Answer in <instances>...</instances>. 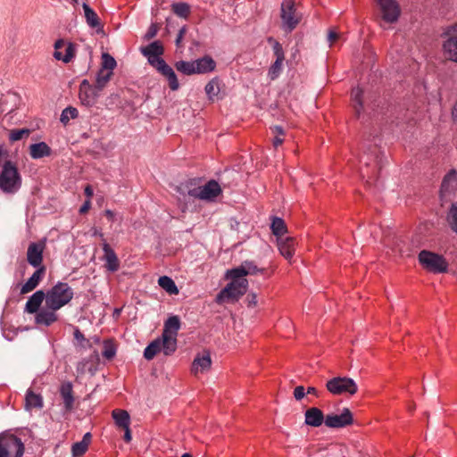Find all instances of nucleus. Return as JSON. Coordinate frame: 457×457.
<instances>
[{
    "label": "nucleus",
    "mask_w": 457,
    "mask_h": 457,
    "mask_svg": "<svg viewBox=\"0 0 457 457\" xmlns=\"http://www.w3.org/2000/svg\"><path fill=\"white\" fill-rule=\"evenodd\" d=\"M143 55L147 57L151 65L156 62V60H161L160 57L163 54V46L159 41H154L145 47L141 48Z\"/></svg>",
    "instance_id": "5701e85b"
},
{
    "label": "nucleus",
    "mask_w": 457,
    "mask_h": 457,
    "mask_svg": "<svg viewBox=\"0 0 457 457\" xmlns=\"http://www.w3.org/2000/svg\"><path fill=\"white\" fill-rule=\"evenodd\" d=\"M323 411L317 407H310L304 412V423L307 426L318 428L325 423Z\"/></svg>",
    "instance_id": "412c9836"
},
{
    "label": "nucleus",
    "mask_w": 457,
    "mask_h": 457,
    "mask_svg": "<svg viewBox=\"0 0 457 457\" xmlns=\"http://www.w3.org/2000/svg\"><path fill=\"white\" fill-rule=\"evenodd\" d=\"M83 10L87 25L93 29H101L102 24L97 13L86 3L83 4Z\"/></svg>",
    "instance_id": "f704fd0d"
},
{
    "label": "nucleus",
    "mask_w": 457,
    "mask_h": 457,
    "mask_svg": "<svg viewBox=\"0 0 457 457\" xmlns=\"http://www.w3.org/2000/svg\"><path fill=\"white\" fill-rule=\"evenodd\" d=\"M102 248L104 251L103 260L105 262L104 267L111 272L117 271L120 268L117 254L106 241L103 242Z\"/></svg>",
    "instance_id": "f3484780"
},
{
    "label": "nucleus",
    "mask_w": 457,
    "mask_h": 457,
    "mask_svg": "<svg viewBox=\"0 0 457 457\" xmlns=\"http://www.w3.org/2000/svg\"><path fill=\"white\" fill-rule=\"evenodd\" d=\"M79 116V111L77 108L72 106H68L62 110L60 117V121L67 126L71 120H74Z\"/></svg>",
    "instance_id": "ea45409f"
},
{
    "label": "nucleus",
    "mask_w": 457,
    "mask_h": 457,
    "mask_svg": "<svg viewBox=\"0 0 457 457\" xmlns=\"http://www.w3.org/2000/svg\"><path fill=\"white\" fill-rule=\"evenodd\" d=\"M269 43L272 46L274 54L276 55V61L270 68V71L268 73L269 78L271 80H273V79H277L282 71V64H283V61H284V52H283L281 45L278 42H277L276 40H274L273 38L270 37Z\"/></svg>",
    "instance_id": "ddd939ff"
},
{
    "label": "nucleus",
    "mask_w": 457,
    "mask_h": 457,
    "mask_svg": "<svg viewBox=\"0 0 457 457\" xmlns=\"http://www.w3.org/2000/svg\"><path fill=\"white\" fill-rule=\"evenodd\" d=\"M303 7L300 3L287 0V31L295 29L303 20Z\"/></svg>",
    "instance_id": "9b49d317"
},
{
    "label": "nucleus",
    "mask_w": 457,
    "mask_h": 457,
    "mask_svg": "<svg viewBox=\"0 0 457 457\" xmlns=\"http://www.w3.org/2000/svg\"><path fill=\"white\" fill-rule=\"evenodd\" d=\"M84 193L87 196V198L90 200V198L93 196V194H94L92 187L87 185L84 189Z\"/></svg>",
    "instance_id": "69168bd1"
},
{
    "label": "nucleus",
    "mask_w": 457,
    "mask_h": 457,
    "mask_svg": "<svg viewBox=\"0 0 457 457\" xmlns=\"http://www.w3.org/2000/svg\"><path fill=\"white\" fill-rule=\"evenodd\" d=\"M294 397L296 401H301L306 395L305 387L303 386H297L294 389Z\"/></svg>",
    "instance_id": "3c124183"
},
{
    "label": "nucleus",
    "mask_w": 457,
    "mask_h": 457,
    "mask_svg": "<svg viewBox=\"0 0 457 457\" xmlns=\"http://www.w3.org/2000/svg\"><path fill=\"white\" fill-rule=\"evenodd\" d=\"M445 59L457 63V36L451 35L442 45Z\"/></svg>",
    "instance_id": "a878e982"
},
{
    "label": "nucleus",
    "mask_w": 457,
    "mask_h": 457,
    "mask_svg": "<svg viewBox=\"0 0 457 457\" xmlns=\"http://www.w3.org/2000/svg\"><path fill=\"white\" fill-rule=\"evenodd\" d=\"M162 75H163L168 82L171 90H177L179 87L177 76L170 66H169L163 59L156 60V62L152 65Z\"/></svg>",
    "instance_id": "4468645a"
},
{
    "label": "nucleus",
    "mask_w": 457,
    "mask_h": 457,
    "mask_svg": "<svg viewBox=\"0 0 457 457\" xmlns=\"http://www.w3.org/2000/svg\"><path fill=\"white\" fill-rule=\"evenodd\" d=\"M171 7L173 12L181 18H187L190 12L189 5L186 3H176Z\"/></svg>",
    "instance_id": "a18cd8bd"
},
{
    "label": "nucleus",
    "mask_w": 457,
    "mask_h": 457,
    "mask_svg": "<svg viewBox=\"0 0 457 457\" xmlns=\"http://www.w3.org/2000/svg\"><path fill=\"white\" fill-rule=\"evenodd\" d=\"M46 295V305L60 310L68 304L73 298L72 288L64 282H58Z\"/></svg>",
    "instance_id": "f257e3e1"
},
{
    "label": "nucleus",
    "mask_w": 457,
    "mask_h": 457,
    "mask_svg": "<svg viewBox=\"0 0 457 457\" xmlns=\"http://www.w3.org/2000/svg\"><path fill=\"white\" fill-rule=\"evenodd\" d=\"M103 356L108 360L112 359L116 354V346L112 341H104Z\"/></svg>",
    "instance_id": "8fccbe9b"
},
{
    "label": "nucleus",
    "mask_w": 457,
    "mask_h": 457,
    "mask_svg": "<svg viewBox=\"0 0 457 457\" xmlns=\"http://www.w3.org/2000/svg\"><path fill=\"white\" fill-rule=\"evenodd\" d=\"M91 442V434L86 433L81 441L73 444L71 452L73 457L82 456L87 450L88 445Z\"/></svg>",
    "instance_id": "c9c22d12"
},
{
    "label": "nucleus",
    "mask_w": 457,
    "mask_h": 457,
    "mask_svg": "<svg viewBox=\"0 0 457 457\" xmlns=\"http://www.w3.org/2000/svg\"><path fill=\"white\" fill-rule=\"evenodd\" d=\"M227 278L231 281L216 296V303L220 304L228 300H238L246 293L248 288V280L245 278Z\"/></svg>",
    "instance_id": "7ed1b4c3"
},
{
    "label": "nucleus",
    "mask_w": 457,
    "mask_h": 457,
    "mask_svg": "<svg viewBox=\"0 0 457 457\" xmlns=\"http://www.w3.org/2000/svg\"><path fill=\"white\" fill-rule=\"evenodd\" d=\"M212 365V359L209 353H204L202 355H197L192 363L191 372L197 376L210 370Z\"/></svg>",
    "instance_id": "4be33fe9"
},
{
    "label": "nucleus",
    "mask_w": 457,
    "mask_h": 457,
    "mask_svg": "<svg viewBox=\"0 0 457 457\" xmlns=\"http://www.w3.org/2000/svg\"><path fill=\"white\" fill-rule=\"evenodd\" d=\"M185 33H186V28H185V27H183V28H181V29H179V34H178V36H177V38H176V45H177L178 46H179L180 42H181V40H182V38H183V37H184Z\"/></svg>",
    "instance_id": "bf43d9fd"
},
{
    "label": "nucleus",
    "mask_w": 457,
    "mask_h": 457,
    "mask_svg": "<svg viewBox=\"0 0 457 457\" xmlns=\"http://www.w3.org/2000/svg\"><path fill=\"white\" fill-rule=\"evenodd\" d=\"M116 64L115 59L109 54L104 53L102 54V70L112 71Z\"/></svg>",
    "instance_id": "49530a36"
},
{
    "label": "nucleus",
    "mask_w": 457,
    "mask_h": 457,
    "mask_svg": "<svg viewBox=\"0 0 457 457\" xmlns=\"http://www.w3.org/2000/svg\"><path fill=\"white\" fill-rule=\"evenodd\" d=\"M58 309H53L47 307L40 309V311L35 316V322L37 325L49 327L53 323L58 320V315L56 312Z\"/></svg>",
    "instance_id": "6ab92c4d"
},
{
    "label": "nucleus",
    "mask_w": 457,
    "mask_h": 457,
    "mask_svg": "<svg viewBox=\"0 0 457 457\" xmlns=\"http://www.w3.org/2000/svg\"><path fill=\"white\" fill-rule=\"evenodd\" d=\"M306 395H312L315 396H319V392L316 387L309 386L307 389H305Z\"/></svg>",
    "instance_id": "0e129e2a"
},
{
    "label": "nucleus",
    "mask_w": 457,
    "mask_h": 457,
    "mask_svg": "<svg viewBox=\"0 0 457 457\" xmlns=\"http://www.w3.org/2000/svg\"><path fill=\"white\" fill-rule=\"evenodd\" d=\"M159 286L170 295H178L179 289L175 282L168 276H162L158 279Z\"/></svg>",
    "instance_id": "4c0bfd02"
},
{
    "label": "nucleus",
    "mask_w": 457,
    "mask_h": 457,
    "mask_svg": "<svg viewBox=\"0 0 457 457\" xmlns=\"http://www.w3.org/2000/svg\"><path fill=\"white\" fill-rule=\"evenodd\" d=\"M195 74H204L212 71L215 69V62L209 56L194 61Z\"/></svg>",
    "instance_id": "7c9ffc66"
},
{
    "label": "nucleus",
    "mask_w": 457,
    "mask_h": 457,
    "mask_svg": "<svg viewBox=\"0 0 457 457\" xmlns=\"http://www.w3.org/2000/svg\"><path fill=\"white\" fill-rule=\"evenodd\" d=\"M162 352L165 355H171L173 353H168V350L166 349V344L165 340L162 337H158L152 341L145 349L144 351V357L150 361L154 358V356Z\"/></svg>",
    "instance_id": "aec40b11"
},
{
    "label": "nucleus",
    "mask_w": 457,
    "mask_h": 457,
    "mask_svg": "<svg viewBox=\"0 0 457 457\" xmlns=\"http://www.w3.org/2000/svg\"><path fill=\"white\" fill-rule=\"evenodd\" d=\"M76 45L71 42H65L63 39H58L54 43V57L57 61L69 63L75 56Z\"/></svg>",
    "instance_id": "6e6552de"
},
{
    "label": "nucleus",
    "mask_w": 457,
    "mask_h": 457,
    "mask_svg": "<svg viewBox=\"0 0 457 457\" xmlns=\"http://www.w3.org/2000/svg\"><path fill=\"white\" fill-rule=\"evenodd\" d=\"M327 390L335 395L349 394L353 395L358 391V386L354 380L348 377H336L327 381Z\"/></svg>",
    "instance_id": "423d86ee"
},
{
    "label": "nucleus",
    "mask_w": 457,
    "mask_h": 457,
    "mask_svg": "<svg viewBox=\"0 0 457 457\" xmlns=\"http://www.w3.org/2000/svg\"><path fill=\"white\" fill-rule=\"evenodd\" d=\"M295 239L293 237H287V261L291 258V256L294 254V250L292 249V246L294 245Z\"/></svg>",
    "instance_id": "603ef678"
},
{
    "label": "nucleus",
    "mask_w": 457,
    "mask_h": 457,
    "mask_svg": "<svg viewBox=\"0 0 457 457\" xmlns=\"http://www.w3.org/2000/svg\"><path fill=\"white\" fill-rule=\"evenodd\" d=\"M421 267L434 274L445 273L448 270V262L445 258L431 251L422 250L418 255Z\"/></svg>",
    "instance_id": "20e7f679"
},
{
    "label": "nucleus",
    "mask_w": 457,
    "mask_h": 457,
    "mask_svg": "<svg viewBox=\"0 0 457 457\" xmlns=\"http://www.w3.org/2000/svg\"><path fill=\"white\" fill-rule=\"evenodd\" d=\"M20 96L13 92H8L5 96L1 98L0 109L2 112H13L20 103Z\"/></svg>",
    "instance_id": "cd10ccee"
},
{
    "label": "nucleus",
    "mask_w": 457,
    "mask_h": 457,
    "mask_svg": "<svg viewBox=\"0 0 457 457\" xmlns=\"http://www.w3.org/2000/svg\"><path fill=\"white\" fill-rule=\"evenodd\" d=\"M178 191L183 196L188 195L201 200V188L199 187H189L187 185H181Z\"/></svg>",
    "instance_id": "a19ab883"
},
{
    "label": "nucleus",
    "mask_w": 457,
    "mask_h": 457,
    "mask_svg": "<svg viewBox=\"0 0 457 457\" xmlns=\"http://www.w3.org/2000/svg\"><path fill=\"white\" fill-rule=\"evenodd\" d=\"M270 130L274 136L272 145L273 147L277 149L278 146L282 145L284 142V138L282 137L284 136V129L281 126H273L270 127Z\"/></svg>",
    "instance_id": "79ce46f5"
},
{
    "label": "nucleus",
    "mask_w": 457,
    "mask_h": 457,
    "mask_svg": "<svg viewBox=\"0 0 457 457\" xmlns=\"http://www.w3.org/2000/svg\"><path fill=\"white\" fill-rule=\"evenodd\" d=\"M270 228L280 253L283 256L286 255V242L282 239V236L286 233L284 220L280 218H274Z\"/></svg>",
    "instance_id": "dca6fc26"
},
{
    "label": "nucleus",
    "mask_w": 457,
    "mask_h": 457,
    "mask_svg": "<svg viewBox=\"0 0 457 457\" xmlns=\"http://www.w3.org/2000/svg\"><path fill=\"white\" fill-rule=\"evenodd\" d=\"M260 271L261 270L253 262L245 261L238 267L228 270L225 278H245L247 275H254Z\"/></svg>",
    "instance_id": "2eb2a0df"
},
{
    "label": "nucleus",
    "mask_w": 457,
    "mask_h": 457,
    "mask_svg": "<svg viewBox=\"0 0 457 457\" xmlns=\"http://www.w3.org/2000/svg\"><path fill=\"white\" fill-rule=\"evenodd\" d=\"M247 300H248L249 306H255L257 303V296L254 294L248 295Z\"/></svg>",
    "instance_id": "680f3d73"
},
{
    "label": "nucleus",
    "mask_w": 457,
    "mask_h": 457,
    "mask_svg": "<svg viewBox=\"0 0 457 457\" xmlns=\"http://www.w3.org/2000/svg\"><path fill=\"white\" fill-rule=\"evenodd\" d=\"M24 445L21 438L9 433L0 435V457H22Z\"/></svg>",
    "instance_id": "39448f33"
},
{
    "label": "nucleus",
    "mask_w": 457,
    "mask_h": 457,
    "mask_svg": "<svg viewBox=\"0 0 457 457\" xmlns=\"http://www.w3.org/2000/svg\"><path fill=\"white\" fill-rule=\"evenodd\" d=\"M45 247V240L29 244L27 251V261L34 268L44 267L42 262Z\"/></svg>",
    "instance_id": "f8f14e48"
},
{
    "label": "nucleus",
    "mask_w": 457,
    "mask_h": 457,
    "mask_svg": "<svg viewBox=\"0 0 457 457\" xmlns=\"http://www.w3.org/2000/svg\"><path fill=\"white\" fill-rule=\"evenodd\" d=\"M338 38V34L336 31L330 30L328 33V41L330 44L336 42Z\"/></svg>",
    "instance_id": "e2e57ef3"
},
{
    "label": "nucleus",
    "mask_w": 457,
    "mask_h": 457,
    "mask_svg": "<svg viewBox=\"0 0 457 457\" xmlns=\"http://www.w3.org/2000/svg\"><path fill=\"white\" fill-rule=\"evenodd\" d=\"M46 273V267H40L35 270L31 277L22 285L21 294L25 295L33 291L43 279Z\"/></svg>",
    "instance_id": "b1692460"
},
{
    "label": "nucleus",
    "mask_w": 457,
    "mask_h": 457,
    "mask_svg": "<svg viewBox=\"0 0 457 457\" xmlns=\"http://www.w3.org/2000/svg\"><path fill=\"white\" fill-rule=\"evenodd\" d=\"M453 32H457V23L453 26L448 27L445 34L451 35Z\"/></svg>",
    "instance_id": "774afa93"
},
{
    "label": "nucleus",
    "mask_w": 457,
    "mask_h": 457,
    "mask_svg": "<svg viewBox=\"0 0 457 457\" xmlns=\"http://www.w3.org/2000/svg\"><path fill=\"white\" fill-rule=\"evenodd\" d=\"M456 181L457 171L455 170H451L443 179L440 190L441 194L444 195L449 192L453 188V184H455Z\"/></svg>",
    "instance_id": "e433bc0d"
},
{
    "label": "nucleus",
    "mask_w": 457,
    "mask_h": 457,
    "mask_svg": "<svg viewBox=\"0 0 457 457\" xmlns=\"http://www.w3.org/2000/svg\"><path fill=\"white\" fill-rule=\"evenodd\" d=\"M52 150L45 142L32 144L29 146V154L32 159H40L51 155Z\"/></svg>",
    "instance_id": "72a5a7b5"
},
{
    "label": "nucleus",
    "mask_w": 457,
    "mask_h": 457,
    "mask_svg": "<svg viewBox=\"0 0 457 457\" xmlns=\"http://www.w3.org/2000/svg\"><path fill=\"white\" fill-rule=\"evenodd\" d=\"M382 20L386 23L395 22L400 16V7L395 0H377Z\"/></svg>",
    "instance_id": "1a4fd4ad"
},
{
    "label": "nucleus",
    "mask_w": 457,
    "mask_h": 457,
    "mask_svg": "<svg viewBox=\"0 0 457 457\" xmlns=\"http://www.w3.org/2000/svg\"><path fill=\"white\" fill-rule=\"evenodd\" d=\"M351 103L354 110L355 116L360 118L363 112V90L360 87L352 89Z\"/></svg>",
    "instance_id": "c756f323"
},
{
    "label": "nucleus",
    "mask_w": 457,
    "mask_h": 457,
    "mask_svg": "<svg viewBox=\"0 0 457 457\" xmlns=\"http://www.w3.org/2000/svg\"><path fill=\"white\" fill-rule=\"evenodd\" d=\"M180 328V320L178 316L170 317L164 323L162 338L165 340L168 353H174L177 349V336Z\"/></svg>",
    "instance_id": "0eeeda50"
},
{
    "label": "nucleus",
    "mask_w": 457,
    "mask_h": 457,
    "mask_svg": "<svg viewBox=\"0 0 457 457\" xmlns=\"http://www.w3.org/2000/svg\"><path fill=\"white\" fill-rule=\"evenodd\" d=\"M90 206H91V201H90L89 199H87V201L82 204V206L80 207V209H79V212H80V213H85V212H87L89 210Z\"/></svg>",
    "instance_id": "052dcab7"
},
{
    "label": "nucleus",
    "mask_w": 457,
    "mask_h": 457,
    "mask_svg": "<svg viewBox=\"0 0 457 457\" xmlns=\"http://www.w3.org/2000/svg\"><path fill=\"white\" fill-rule=\"evenodd\" d=\"M112 417L119 429L127 428V427L130 426V416L125 410L114 409L112 411Z\"/></svg>",
    "instance_id": "2f4dec72"
},
{
    "label": "nucleus",
    "mask_w": 457,
    "mask_h": 457,
    "mask_svg": "<svg viewBox=\"0 0 457 457\" xmlns=\"http://www.w3.org/2000/svg\"><path fill=\"white\" fill-rule=\"evenodd\" d=\"M104 214L108 218L109 220L113 221V220H114V212L112 211L105 210Z\"/></svg>",
    "instance_id": "338daca9"
},
{
    "label": "nucleus",
    "mask_w": 457,
    "mask_h": 457,
    "mask_svg": "<svg viewBox=\"0 0 457 457\" xmlns=\"http://www.w3.org/2000/svg\"><path fill=\"white\" fill-rule=\"evenodd\" d=\"M44 299H46V295L44 291L38 290L35 292L27 301L24 311L30 314H37L40 311L39 308Z\"/></svg>",
    "instance_id": "bb28decb"
},
{
    "label": "nucleus",
    "mask_w": 457,
    "mask_h": 457,
    "mask_svg": "<svg viewBox=\"0 0 457 457\" xmlns=\"http://www.w3.org/2000/svg\"><path fill=\"white\" fill-rule=\"evenodd\" d=\"M176 69L186 74V75H192L195 74V63L193 62H186V61H179L176 62Z\"/></svg>",
    "instance_id": "c03bdc74"
},
{
    "label": "nucleus",
    "mask_w": 457,
    "mask_h": 457,
    "mask_svg": "<svg viewBox=\"0 0 457 457\" xmlns=\"http://www.w3.org/2000/svg\"><path fill=\"white\" fill-rule=\"evenodd\" d=\"M121 430H124L123 440L126 443H129L132 439L130 428L127 427V428H121Z\"/></svg>",
    "instance_id": "5fc2aeb1"
},
{
    "label": "nucleus",
    "mask_w": 457,
    "mask_h": 457,
    "mask_svg": "<svg viewBox=\"0 0 457 457\" xmlns=\"http://www.w3.org/2000/svg\"><path fill=\"white\" fill-rule=\"evenodd\" d=\"M21 186V177L17 167L11 161H6L0 173V189L7 194H14Z\"/></svg>",
    "instance_id": "f03ea898"
},
{
    "label": "nucleus",
    "mask_w": 457,
    "mask_h": 457,
    "mask_svg": "<svg viewBox=\"0 0 457 457\" xmlns=\"http://www.w3.org/2000/svg\"><path fill=\"white\" fill-rule=\"evenodd\" d=\"M156 33H157V29H156V27H155L154 25H152V26L149 28V29H148V31H147V33H146V35H145V37H146L147 39H150V38L154 37L156 35Z\"/></svg>",
    "instance_id": "6e6d98bb"
},
{
    "label": "nucleus",
    "mask_w": 457,
    "mask_h": 457,
    "mask_svg": "<svg viewBox=\"0 0 457 457\" xmlns=\"http://www.w3.org/2000/svg\"><path fill=\"white\" fill-rule=\"evenodd\" d=\"M204 89L209 99H212L214 96H218L220 91L219 80L217 79H212L206 84Z\"/></svg>",
    "instance_id": "37998d69"
},
{
    "label": "nucleus",
    "mask_w": 457,
    "mask_h": 457,
    "mask_svg": "<svg viewBox=\"0 0 457 457\" xmlns=\"http://www.w3.org/2000/svg\"><path fill=\"white\" fill-rule=\"evenodd\" d=\"M95 87V86L90 85L87 79H84L81 81L79 85V92H82V90L89 89Z\"/></svg>",
    "instance_id": "4d7b16f0"
},
{
    "label": "nucleus",
    "mask_w": 457,
    "mask_h": 457,
    "mask_svg": "<svg viewBox=\"0 0 457 457\" xmlns=\"http://www.w3.org/2000/svg\"><path fill=\"white\" fill-rule=\"evenodd\" d=\"M43 407V397L39 394L34 393L29 389L25 395V409L31 411L33 409L40 410Z\"/></svg>",
    "instance_id": "473e14b6"
},
{
    "label": "nucleus",
    "mask_w": 457,
    "mask_h": 457,
    "mask_svg": "<svg viewBox=\"0 0 457 457\" xmlns=\"http://www.w3.org/2000/svg\"><path fill=\"white\" fill-rule=\"evenodd\" d=\"M447 221L450 228L457 233V204H452L447 216Z\"/></svg>",
    "instance_id": "09e8293b"
},
{
    "label": "nucleus",
    "mask_w": 457,
    "mask_h": 457,
    "mask_svg": "<svg viewBox=\"0 0 457 457\" xmlns=\"http://www.w3.org/2000/svg\"><path fill=\"white\" fill-rule=\"evenodd\" d=\"M74 338L78 341V342H86L87 339L86 337H84L83 333L79 329V328H76L74 330Z\"/></svg>",
    "instance_id": "864d4df0"
},
{
    "label": "nucleus",
    "mask_w": 457,
    "mask_h": 457,
    "mask_svg": "<svg viewBox=\"0 0 457 457\" xmlns=\"http://www.w3.org/2000/svg\"><path fill=\"white\" fill-rule=\"evenodd\" d=\"M100 90L96 87L82 90L79 92V97L81 104L85 106L90 107L96 104L97 98L100 96Z\"/></svg>",
    "instance_id": "c85d7f7f"
},
{
    "label": "nucleus",
    "mask_w": 457,
    "mask_h": 457,
    "mask_svg": "<svg viewBox=\"0 0 457 457\" xmlns=\"http://www.w3.org/2000/svg\"><path fill=\"white\" fill-rule=\"evenodd\" d=\"M353 424V416L350 409L344 408L341 414H328L325 425L330 428H341Z\"/></svg>",
    "instance_id": "9d476101"
},
{
    "label": "nucleus",
    "mask_w": 457,
    "mask_h": 457,
    "mask_svg": "<svg viewBox=\"0 0 457 457\" xmlns=\"http://www.w3.org/2000/svg\"><path fill=\"white\" fill-rule=\"evenodd\" d=\"M30 130L29 129H12L9 133V140L15 142L22 139L24 137H29Z\"/></svg>",
    "instance_id": "de8ad7c7"
},
{
    "label": "nucleus",
    "mask_w": 457,
    "mask_h": 457,
    "mask_svg": "<svg viewBox=\"0 0 457 457\" xmlns=\"http://www.w3.org/2000/svg\"><path fill=\"white\" fill-rule=\"evenodd\" d=\"M300 54H299V51L296 49L295 52L292 53L291 54V62H295L296 65L299 64V62H300Z\"/></svg>",
    "instance_id": "13d9d810"
},
{
    "label": "nucleus",
    "mask_w": 457,
    "mask_h": 457,
    "mask_svg": "<svg viewBox=\"0 0 457 457\" xmlns=\"http://www.w3.org/2000/svg\"><path fill=\"white\" fill-rule=\"evenodd\" d=\"M60 395L63 401V407L65 411H71L73 410L75 399L73 396L72 385L71 382H64L62 384L60 387Z\"/></svg>",
    "instance_id": "393cba45"
},
{
    "label": "nucleus",
    "mask_w": 457,
    "mask_h": 457,
    "mask_svg": "<svg viewBox=\"0 0 457 457\" xmlns=\"http://www.w3.org/2000/svg\"><path fill=\"white\" fill-rule=\"evenodd\" d=\"M112 76V71H104V70H102L100 69L98 73H97V76H96V86L98 90L102 91L106 84L109 82V80L111 79V77Z\"/></svg>",
    "instance_id": "58836bf2"
},
{
    "label": "nucleus",
    "mask_w": 457,
    "mask_h": 457,
    "mask_svg": "<svg viewBox=\"0 0 457 457\" xmlns=\"http://www.w3.org/2000/svg\"><path fill=\"white\" fill-rule=\"evenodd\" d=\"M201 188V200L213 202L222 192L220 184L214 180H209Z\"/></svg>",
    "instance_id": "a211bd4d"
}]
</instances>
